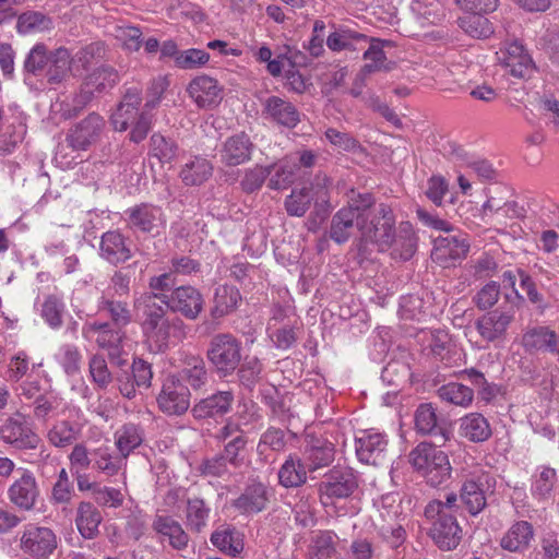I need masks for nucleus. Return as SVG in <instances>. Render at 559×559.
I'll use <instances>...</instances> for the list:
<instances>
[{"instance_id":"f257e3e1","label":"nucleus","mask_w":559,"mask_h":559,"mask_svg":"<svg viewBox=\"0 0 559 559\" xmlns=\"http://www.w3.org/2000/svg\"><path fill=\"white\" fill-rule=\"evenodd\" d=\"M158 293H144L134 299V308L143 314L142 330L147 338L154 343L156 350L165 352L171 341H181L186 337V324L176 314L159 301Z\"/></svg>"},{"instance_id":"f03ea898","label":"nucleus","mask_w":559,"mask_h":559,"mask_svg":"<svg viewBox=\"0 0 559 559\" xmlns=\"http://www.w3.org/2000/svg\"><path fill=\"white\" fill-rule=\"evenodd\" d=\"M373 205L376 198L372 193H361L352 189L347 193V204L332 216L329 237L337 245L348 241L355 229L360 233V218L364 212Z\"/></svg>"},{"instance_id":"7ed1b4c3","label":"nucleus","mask_w":559,"mask_h":559,"mask_svg":"<svg viewBox=\"0 0 559 559\" xmlns=\"http://www.w3.org/2000/svg\"><path fill=\"white\" fill-rule=\"evenodd\" d=\"M395 215L389 204L380 203L365 211L360 218V242L373 243L379 251L390 250L394 240Z\"/></svg>"},{"instance_id":"20e7f679","label":"nucleus","mask_w":559,"mask_h":559,"mask_svg":"<svg viewBox=\"0 0 559 559\" xmlns=\"http://www.w3.org/2000/svg\"><path fill=\"white\" fill-rule=\"evenodd\" d=\"M439 443L420 442L409 452V463L431 487H438L451 477L448 455L439 450Z\"/></svg>"},{"instance_id":"39448f33","label":"nucleus","mask_w":559,"mask_h":559,"mask_svg":"<svg viewBox=\"0 0 559 559\" xmlns=\"http://www.w3.org/2000/svg\"><path fill=\"white\" fill-rule=\"evenodd\" d=\"M359 488V476L349 466L330 468L318 484V495L323 506L350 498Z\"/></svg>"},{"instance_id":"423d86ee","label":"nucleus","mask_w":559,"mask_h":559,"mask_svg":"<svg viewBox=\"0 0 559 559\" xmlns=\"http://www.w3.org/2000/svg\"><path fill=\"white\" fill-rule=\"evenodd\" d=\"M206 357L219 377H228L240 365L241 343L230 333H218L211 338Z\"/></svg>"},{"instance_id":"0eeeda50","label":"nucleus","mask_w":559,"mask_h":559,"mask_svg":"<svg viewBox=\"0 0 559 559\" xmlns=\"http://www.w3.org/2000/svg\"><path fill=\"white\" fill-rule=\"evenodd\" d=\"M496 486V477L485 471L474 473L464 480L460 490V499L472 516H476L485 510L488 500L495 495Z\"/></svg>"},{"instance_id":"6e6552de","label":"nucleus","mask_w":559,"mask_h":559,"mask_svg":"<svg viewBox=\"0 0 559 559\" xmlns=\"http://www.w3.org/2000/svg\"><path fill=\"white\" fill-rule=\"evenodd\" d=\"M506 299L508 306H501L476 321L478 333L487 342H493L506 334L508 326L514 320L518 305L523 301V297L518 292H514L513 295H506Z\"/></svg>"},{"instance_id":"1a4fd4ad","label":"nucleus","mask_w":559,"mask_h":559,"mask_svg":"<svg viewBox=\"0 0 559 559\" xmlns=\"http://www.w3.org/2000/svg\"><path fill=\"white\" fill-rule=\"evenodd\" d=\"M496 56L498 63L513 78L530 79L536 70L531 55L516 39L502 43Z\"/></svg>"},{"instance_id":"9d476101","label":"nucleus","mask_w":559,"mask_h":559,"mask_svg":"<svg viewBox=\"0 0 559 559\" xmlns=\"http://www.w3.org/2000/svg\"><path fill=\"white\" fill-rule=\"evenodd\" d=\"M159 301L173 312L188 320H195L204 308V298L199 289L190 285L176 287L170 295L159 294Z\"/></svg>"},{"instance_id":"9b49d317","label":"nucleus","mask_w":559,"mask_h":559,"mask_svg":"<svg viewBox=\"0 0 559 559\" xmlns=\"http://www.w3.org/2000/svg\"><path fill=\"white\" fill-rule=\"evenodd\" d=\"M127 226L156 236L165 227L166 221L162 207L152 203H141L124 211Z\"/></svg>"},{"instance_id":"f8f14e48","label":"nucleus","mask_w":559,"mask_h":559,"mask_svg":"<svg viewBox=\"0 0 559 559\" xmlns=\"http://www.w3.org/2000/svg\"><path fill=\"white\" fill-rule=\"evenodd\" d=\"M426 519L431 524L428 535L440 550L451 551L460 545L463 531L454 514H441Z\"/></svg>"},{"instance_id":"ddd939ff","label":"nucleus","mask_w":559,"mask_h":559,"mask_svg":"<svg viewBox=\"0 0 559 559\" xmlns=\"http://www.w3.org/2000/svg\"><path fill=\"white\" fill-rule=\"evenodd\" d=\"M104 128L103 117L92 112L69 129L67 142L75 151H86L100 139Z\"/></svg>"},{"instance_id":"4468645a","label":"nucleus","mask_w":559,"mask_h":559,"mask_svg":"<svg viewBox=\"0 0 559 559\" xmlns=\"http://www.w3.org/2000/svg\"><path fill=\"white\" fill-rule=\"evenodd\" d=\"M0 436L5 443L21 450L36 449L41 441L21 413H15L4 421L0 427Z\"/></svg>"},{"instance_id":"2eb2a0df","label":"nucleus","mask_w":559,"mask_h":559,"mask_svg":"<svg viewBox=\"0 0 559 559\" xmlns=\"http://www.w3.org/2000/svg\"><path fill=\"white\" fill-rule=\"evenodd\" d=\"M415 428L423 436H430L443 445L451 435L447 419L439 417L431 404H420L415 412Z\"/></svg>"},{"instance_id":"dca6fc26","label":"nucleus","mask_w":559,"mask_h":559,"mask_svg":"<svg viewBox=\"0 0 559 559\" xmlns=\"http://www.w3.org/2000/svg\"><path fill=\"white\" fill-rule=\"evenodd\" d=\"M271 497L272 491L267 485L260 480H252L231 501V507L242 515H253L266 510Z\"/></svg>"},{"instance_id":"f3484780","label":"nucleus","mask_w":559,"mask_h":559,"mask_svg":"<svg viewBox=\"0 0 559 559\" xmlns=\"http://www.w3.org/2000/svg\"><path fill=\"white\" fill-rule=\"evenodd\" d=\"M190 391L180 380H169L164 383L157 396L160 411L167 415H182L190 407Z\"/></svg>"},{"instance_id":"a211bd4d","label":"nucleus","mask_w":559,"mask_h":559,"mask_svg":"<svg viewBox=\"0 0 559 559\" xmlns=\"http://www.w3.org/2000/svg\"><path fill=\"white\" fill-rule=\"evenodd\" d=\"M21 548L35 558H47L57 548V538L48 527L29 525L21 537Z\"/></svg>"},{"instance_id":"6ab92c4d","label":"nucleus","mask_w":559,"mask_h":559,"mask_svg":"<svg viewBox=\"0 0 559 559\" xmlns=\"http://www.w3.org/2000/svg\"><path fill=\"white\" fill-rule=\"evenodd\" d=\"M22 469L17 478L8 489L9 500L19 509L29 511L34 509L39 496V488L34 474Z\"/></svg>"},{"instance_id":"aec40b11","label":"nucleus","mask_w":559,"mask_h":559,"mask_svg":"<svg viewBox=\"0 0 559 559\" xmlns=\"http://www.w3.org/2000/svg\"><path fill=\"white\" fill-rule=\"evenodd\" d=\"M356 454L365 464L378 465L385 459L388 440L385 436L376 431H361L355 439Z\"/></svg>"},{"instance_id":"412c9836","label":"nucleus","mask_w":559,"mask_h":559,"mask_svg":"<svg viewBox=\"0 0 559 559\" xmlns=\"http://www.w3.org/2000/svg\"><path fill=\"white\" fill-rule=\"evenodd\" d=\"M187 92L199 108L216 107L223 99V88L209 75H199L188 85Z\"/></svg>"},{"instance_id":"4be33fe9","label":"nucleus","mask_w":559,"mask_h":559,"mask_svg":"<svg viewBox=\"0 0 559 559\" xmlns=\"http://www.w3.org/2000/svg\"><path fill=\"white\" fill-rule=\"evenodd\" d=\"M122 329L109 322L91 321L84 323L82 333L84 337L94 340L100 348L109 352L122 346L126 336Z\"/></svg>"},{"instance_id":"5701e85b","label":"nucleus","mask_w":559,"mask_h":559,"mask_svg":"<svg viewBox=\"0 0 559 559\" xmlns=\"http://www.w3.org/2000/svg\"><path fill=\"white\" fill-rule=\"evenodd\" d=\"M234 400L231 391H217L195 403L191 408V414L198 420L216 419L230 412Z\"/></svg>"},{"instance_id":"b1692460","label":"nucleus","mask_w":559,"mask_h":559,"mask_svg":"<svg viewBox=\"0 0 559 559\" xmlns=\"http://www.w3.org/2000/svg\"><path fill=\"white\" fill-rule=\"evenodd\" d=\"M334 445L325 439L307 435L304 444V460L309 473L329 466L334 461Z\"/></svg>"},{"instance_id":"393cba45","label":"nucleus","mask_w":559,"mask_h":559,"mask_svg":"<svg viewBox=\"0 0 559 559\" xmlns=\"http://www.w3.org/2000/svg\"><path fill=\"white\" fill-rule=\"evenodd\" d=\"M100 257L112 265L123 264L132 258L127 238L118 230H108L100 237Z\"/></svg>"},{"instance_id":"a878e982","label":"nucleus","mask_w":559,"mask_h":559,"mask_svg":"<svg viewBox=\"0 0 559 559\" xmlns=\"http://www.w3.org/2000/svg\"><path fill=\"white\" fill-rule=\"evenodd\" d=\"M471 248L469 239L466 235L440 236L435 240L432 255L437 261L448 262L464 259Z\"/></svg>"},{"instance_id":"bb28decb","label":"nucleus","mask_w":559,"mask_h":559,"mask_svg":"<svg viewBox=\"0 0 559 559\" xmlns=\"http://www.w3.org/2000/svg\"><path fill=\"white\" fill-rule=\"evenodd\" d=\"M142 102L141 91L136 87L129 88L123 99L111 115V123L117 131H126L132 126L140 115L139 106Z\"/></svg>"},{"instance_id":"cd10ccee","label":"nucleus","mask_w":559,"mask_h":559,"mask_svg":"<svg viewBox=\"0 0 559 559\" xmlns=\"http://www.w3.org/2000/svg\"><path fill=\"white\" fill-rule=\"evenodd\" d=\"M253 147L249 135L240 132L225 141L221 150V158L228 166H237L250 159Z\"/></svg>"},{"instance_id":"c85d7f7f","label":"nucleus","mask_w":559,"mask_h":559,"mask_svg":"<svg viewBox=\"0 0 559 559\" xmlns=\"http://www.w3.org/2000/svg\"><path fill=\"white\" fill-rule=\"evenodd\" d=\"M263 114L276 123L290 129L300 121V115L295 105L278 96H271L263 102Z\"/></svg>"},{"instance_id":"c756f323","label":"nucleus","mask_w":559,"mask_h":559,"mask_svg":"<svg viewBox=\"0 0 559 559\" xmlns=\"http://www.w3.org/2000/svg\"><path fill=\"white\" fill-rule=\"evenodd\" d=\"M418 237L409 222H401L394 231V240L391 246V257L395 260L407 261L417 250Z\"/></svg>"},{"instance_id":"7c9ffc66","label":"nucleus","mask_w":559,"mask_h":559,"mask_svg":"<svg viewBox=\"0 0 559 559\" xmlns=\"http://www.w3.org/2000/svg\"><path fill=\"white\" fill-rule=\"evenodd\" d=\"M308 466L296 454H289L278 469V484L284 488H298L307 483Z\"/></svg>"},{"instance_id":"2f4dec72","label":"nucleus","mask_w":559,"mask_h":559,"mask_svg":"<svg viewBox=\"0 0 559 559\" xmlns=\"http://www.w3.org/2000/svg\"><path fill=\"white\" fill-rule=\"evenodd\" d=\"M534 538L533 525L527 521H518L503 535L500 546L511 552H524Z\"/></svg>"},{"instance_id":"473e14b6","label":"nucleus","mask_w":559,"mask_h":559,"mask_svg":"<svg viewBox=\"0 0 559 559\" xmlns=\"http://www.w3.org/2000/svg\"><path fill=\"white\" fill-rule=\"evenodd\" d=\"M240 301L241 295L236 287L219 285L215 288L210 314L214 320H219L234 312Z\"/></svg>"},{"instance_id":"72a5a7b5","label":"nucleus","mask_w":559,"mask_h":559,"mask_svg":"<svg viewBox=\"0 0 559 559\" xmlns=\"http://www.w3.org/2000/svg\"><path fill=\"white\" fill-rule=\"evenodd\" d=\"M308 559H342L336 534L332 531H319L311 538Z\"/></svg>"},{"instance_id":"f704fd0d","label":"nucleus","mask_w":559,"mask_h":559,"mask_svg":"<svg viewBox=\"0 0 559 559\" xmlns=\"http://www.w3.org/2000/svg\"><path fill=\"white\" fill-rule=\"evenodd\" d=\"M153 528L160 535L168 537L169 545L176 550H183L189 543V535L181 524L168 515H157Z\"/></svg>"},{"instance_id":"c9c22d12","label":"nucleus","mask_w":559,"mask_h":559,"mask_svg":"<svg viewBox=\"0 0 559 559\" xmlns=\"http://www.w3.org/2000/svg\"><path fill=\"white\" fill-rule=\"evenodd\" d=\"M98 309L109 317V323L117 326H127L132 321V312L127 300L103 293L98 300Z\"/></svg>"},{"instance_id":"e433bc0d","label":"nucleus","mask_w":559,"mask_h":559,"mask_svg":"<svg viewBox=\"0 0 559 559\" xmlns=\"http://www.w3.org/2000/svg\"><path fill=\"white\" fill-rule=\"evenodd\" d=\"M102 521V513L93 503L83 501L79 504L75 523L84 538H95L99 533L98 526Z\"/></svg>"},{"instance_id":"4c0bfd02","label":"nucleus","mask_w":559,"mask_h":559,"mask_svg":"<svg viewBox=\"0 0 559 559\" xmlns=\"http://www.w3.org/2000/svg\"><path fill=\"white\" fill-rule=\"evenodd\" d=\"M557 335L547 326L530 329L522 337L523 347L530 352L548 350L556 352Z\"/></svg>"},{"instance_id":"58836bf2","label":"nucleus","mask_w":559,"mask_h":559,"mask_svg":"<svg viewBox=\"0 0 559 559\" xmlns=\"http://www.w3.org/2000/svg\"><path fill=\"white\" fill-rule=\"evenodd\" d=\"M461 435L472 442H484L491 436L488 420L478 413H471L460 420Z\"/></svg>"},{"instance_id":"ea45409f","label":"nucleus","mask_w":559,"mask_h":559,"mask_svg":"<svg viewBox=\"0 0 559 559\" xmlns=\"http://www.w3.org/2000/svg\"><path fill=\"white\" fill-rule=\"evenodd\" d=\"M211 543L226 555L238 556L243 550L240 533L235 527L223 526L211 535Z\"/></svg>"},{"instance_id":"a19ab883","label":"nucleus","mask_w":559,"mask_h":559,"mask_svg":"<svg viewBox=\"0 0 559 559\" xmlns=\"http://www.w3.org/2000/svg\"><path fill=\"white\" fill-rule=\"evenodd\" d=\"M72 59L68 49L60 47L49 53L46 76L49 83L56 84L63 81L71 71Z\"/></svg>"},{"instance_id":"79ce46f5","label":"nucleus","mask_w":559,"mask_h":559,"mask_svg":"<svg viewBox=\"0 0 559 559\" xmlns=\"http://www.w3.org/2000/svg\"><path fill=\"white\" fill-rule=\"evenodd\" d=\"M138 262L121 266L112 273L109 280V287L104 292L106 296L117 298L128 297L131 293V284L134 281V269Z\"/></svg>"},{"instance_id":"37998d69","label":"nucleus","mask_w":559,"mask_h":559,"mask_svg":"<svg viewBox=\"0 0 559 559\" xmlns=\"http://www.w3.org/2000/svg\"><path fill=\"white\" fill-rule=\"evenodd\" d=\"M186 503V525L188 530L195 533L202 532L207 525L210 508L199 497L188 498Z\"/></svg>"},{"instance_id":"c03bdc74","label":"nucleus","mask_w":559,"mask_h":559,"mask_svg":"<svg viewBox=\"0 0 559 559\" xmlns=\"http://www.w3.org/2000/svg\"><path fill=\"white\" fill-rule=\"evenodd\" d=\"M211 163L202 157H194L180 171V178L186 186H199L212 176Z\"/></svg>"},{"instance_id":"a18cd8bd","label":"nucleus","mask_w":559,"mask_h":559,"mask_svg":"<svg viewBox=\"0 0 559 559\" xmlns=\"http://www.w3.org/2000/svg\"><path fill=\"white\" fill-rule=\"evenodd\" d=\"M179 380L186 385H190L193 390L204 386L207 382V370L203 359L200 357L188 358L180 371Z\"/></svg>"},{"instance_id":"49530a36","label":"nucleus","mask_w":559,"mask_h":559,"mask_svg":"<svg viewBox=\"0 0 559 559\" xmlns=\"http://www.w3.org/2000/svg\"><path fill=\"white\" fill-rule=\"evenodd\" d=\"M80 428L68 420H60L52 425L47 432L48 441L57 448H67L80 438Z\"/></svg>"},{"instance_id":"de8ad7c7","label":"nucleus","mask_w":559,"mask_h":559,"mask_svg":"<svg viewBox=\"0 0 559 559\" xmlns=\"http://www.w3.org/2000/svg\"><path fill=\"white\" fill-rule=\"evenodd\" d=\"M116 447L122 459L136 449L143 441L142 430L134 424L123 425L115 435Z\"/></svg>"},{"instance_id":"09e8293b","label":"nucleus","mask_w":559,"mask_h":559,"mask_svg":"<svg viewBox=\"0 0 559 559\" xmlns=\"http://www.w3.org/2000/svg\"><path fill=\"white\" fill-rule=\"evenodd\" d=\"M439 397L456 406H468L474 397L473 390L467 385L457 382H450L438 389Z\"/></svg>"},{"instance_id":"8fccbe9b","label":"nucleus","mask_w":559,"mask_h":559,"mask_svg":"<svg viewBox=\"0 0 559 559\" xmlns=\"http://www.w3.org/2000/svg\"><path fill=\"white\" fill-rule=\"evenodd\" d=\"M93 468L107 475L114 476L121 469L122 457L114 456L108 448H97L92 452Z\"/></svg>"},{"instance_id":"3c124183","label":"nucleus","mask_w":559,"mask_h":559,"mask_svg":"<svg viewBox=\"0 0 559 559\" xmlns=\"http://www.w3.org/2000/svg\"><path fill=\"white\" fill-rule=\"evenodd\" d=\"M52 26V21L49 16L36 12L28 11L21 14L17 19L16 28L21 34H27L33 32H43L50 29Z\"/></svg>"},{"instance_id":"603ef678","label":"nucleus","mask_w":559,"mask_h":559,"mask_svg":"<svg viewBox=\"0 0 559 559\" xmlns=\"http://www.w3.org/2000/svg\"><path fill=\"white\" fill-rule=\"evenodd\" d=\"M86 81L94 87L97 94H100L111 90L119 82V74L114 68L103 66L88 74Z\"/></svg>"},{"instance_id":"864d4df0","label":"nucleus","mask_w":559,"mask_h":559,"mask_svg":"<svg viewBox=\"0 0 559 559\" xmlns=\"http://www.w3.org/2000/svg\"><path fill=\"white\" fill-rule=\"evenodd\" d=\"M311 189L304 187L294 189L285 199V209L290 216L301 217L309 210L312 202Z\"/></svg>"},{"instance_id":"5fc2aeb1","label":"nucleus","mask_w":559,"mask_h":559,"mask_svg":"<svg viewBox=\"0 0 559 559\" xmlns=\"http://www.w3.org/2000/svg\"><path fill=\"white\" fill-rule=\"evenodd\" d=\"M64 312L66 307L63 301L55 295L46 297L41 305V317L52 329H58L62 325Z\"/></svg>"},{"instance_id":"6e6d98bb","label":"nucleus","mask_w":559,"mask_h":559,"mask_svg":"<svg viewBox=\"0 0 559 559\" xmlns=\"http://www.w3.org/2000/svg\"><path fill=\"white\" fill-rule=\"evenodd\" d=\"M237 370L241 384L246 388L252 389L261 379L263 365L258 357L246 356Z\"/></svg>"},{"instance_id":"4d7b16f0","label":"nucleus","mask_w":559,"mask_h":559,"mask_svg":"<svg viewBox=\"0 0 559 559\" xmlns=\"http://www.w3.org/2000/svg\"><path fill=\"white\" fill-rule=\"evenodd\" d=\"M49 53L44 44H36L24 61V70L28 74L39 75L48 68Z\"/></svg>"},{"instance_id":"13d9d810","label":"nucleus","mask_w":559,"mask_h":559,"mask_svg":"<svg viewBox=\"0 0 559 559\" xmlns=\"http://www.w3.org/2000/svg\"><path fill=\"white\" fill-rule=\"evenodd\" d=\"M177 145L162 134H153L151 138V153L152 156L157 158L159 163H171L177 156Z\"/></svg>"},{"instance_id":"bf43d9fd","label":"nucleus","mask_w":559,"mask_h":559,"mask_svg":"<svg viewBox=\"0 0 559 559\" xmlns=\"http://www.w3.org/2000/svg\"><path fill=\"white\" fill-rule=\"evenodd\" d=\"M247 443L248 438L243 433H239L225 443L224 450L221 454L225 457L230 466L238 468L243 464V452L246 450Z\"/></svg>"},{"instance_id":"052dcab7","label":"nucleus","mask_w":559,"mask_h":559,"mask_svg":"<svg viewBox=\"0 0 559 559\" xmlns=\"http://www.w3.org/2000/svg\"><path fill=\"white\" fill-rule=\"evenodd\" d=\"M271 175L267 182L269 188L273 190L286 189L294 182L295 168L287 164H277L269 166Z\"/></svg>"},{"instance_id":"680f3d73","label":"nucleus","mask_w":559,"mask_h":559,"mask_svg":"<svg viewBox=\"0 0 559 559\" xmlns=\"http://www.w3.org/2000/svg\"><path fill=\"white\" fill-rule=\"evenodd\" d=\"M286 445L285 432L281 428L270 427L261 435L257 450L264 454L267 450L282 451Z\"/></svg>"},{"instance_id":"e2e57ef3","label":"nucleus","mask_w":559,"mask_h":559,"mask_svg":"<svg viewBox=\"0 0 559 559\" xmlns=\"http://www.w3.org/2000/svg\"><path fill=\"white\" fill-rule=\"evenodd\" d=\"M485 13H473L472 16L465 19L463 27L467 34L476 38H487L492 34V27Z\"/></svg>"},{"instance_id":"0e129e2a","label":"nucleus","mask_w":559,"mask_h":559,"mask_svg":"<svg viewBox=\"0 0 559 559\" xmlns=\"http://www.w3.org/2000/svg\"><path fill=\"white\" fill-rule=\"evenodd\" d=\"M459 508L457 496L453 492L448 493L444 500L435 499L425 507V518H436L437 515L453 514Z\"/></svg>"},{"instance_id":"69168bd1","label":"nucleus","mask_w":559,"mask_h":559,"mask_svg":"<svg viewBox=\"0 0 559 559\" xmlns=\"http://www.w3.org/2000/svg\"><path fill=\"white\" fill-rule=\"evenodd\" d=\"M229 463L218 453L205 459L198 467V472L205 477H224L229 474Z\"/></svg>"},{"instance_id":"338daca9","label":"nucleus","mask_w":559,"mask_h":559,"mask_svg":"<svg viewBox=\"0 0 559 559\" xmlns=\"http://www.w3.org/2000/svg\"><path fill=\"white\" fill-rule=\"evenodd\" d=\"M378 534L381 540L394 550L401 548L407 538L405 528L400 524L382 525L379 527Z\"/></svg>"},{"instance_id":"774afa93","label":"nucleus","mask_w":559,"mask_h":559,"mask_svg":"<svg viewBox=\"0 0 559 559\" xmlns=\"http://www.w3.org/2000/svg\"><path fill=\"white\" fill-rule=\"evenodd\" d=\"M210 60V55L201 49H187L181 51L176 58V66L180 69H197L206 64Z\"/></svg>"}]
</instances>
